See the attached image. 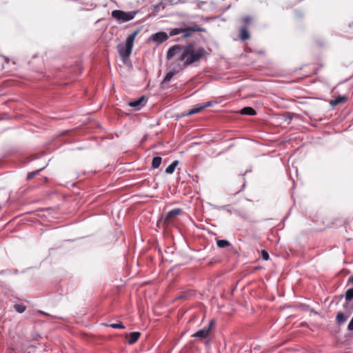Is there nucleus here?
<instances>
[{"label":"nucleus","instance_id":"obj_24","mask_svg":"<svg viewBox=\"0 0 353 353\" xmlns=\"http://www.w3.org/2000/svg\"><path fill=\"white\" fill-rule=\"evenodd\" d=\"M14 309L19 313H23L26 310V306L22 304L14 305Z\"/></svg>","mask_w":353,"mask_h":353},{"label":"nucleus","instance_id":"obj_6","mask_svg":"<svg viewBox=\"0 0 353 353\" xmlns=\"http://www.w3.org/2000/svg\"><path fill=\"white\" fill-rule=\"evenodd\" d=\"M169 38L168 34L165 32H159L155 34H153L150 39L153 41L160 44L165 41H167Z\"/></svg>","mask_w":353,"mask_h":353},{"label":"nucleus","instance_id":"obj_17","mask_svg":"<svg viewBox=\"0 0 353 353\" xmlns=\"http://www.w3.org/2000/svg\"><path fill=\"white\" fill-rule=\"evenodd\" d=\"M161 161L162 158L161 157H154L152 161V168L153 169L158 168L160 166Z\"/></svg>","mask_w":353,"mask_h":353},{"label":"nucleus","instance_id":"obj_29","mask_svg":"<svg viewBox=\"0 0 353 353\" xmlns=\"http://www.w3.org/2000/svg\"><path fill=\"white\" fill-rule=\"evenodd\" d=\"M353 284V275L348 279L347 285Z\"/></svg>","mask_w":353,"mask_h":353},{"label":"nucleus","instance_id":"obj_15","mask_svg":"<svg viewBox=\"0 0 353 353\" xmlns=\"http://www.w3.org/2000/svg\"><path fill=\"white\" fill-rule=\"evenodd\" d=\"M346 101L347 97L345 96L338 97H336L333 101H332L330 103L332 106H335L339 103H345Z\"/></svg>","mask_w":353,"mask_h":353},{"label":"nucleus","instance_id":"obj_18","mask_svg":"<svg viewBox=\"0 0 353 353\" xmlns=\"http://www.w3.org/2000/svg\"><path fill=\"white\" fill-rule=\"evenodd\" d=\"M178 164V161H174L170 165H169L167 167V168L165 169V172L167 174H172Z\"/></svg>","mask_w":353,"mask_h":353},{"label":"nucleus","instance_id":"obj_19","mask_svg":"<svg viewBox=\"0 0 353 353\" xmlns=\"http://www.w3.org/2000/svg\"><path fill=\"white\" fill-rule=\"evenodd\" d=\"M252 17L250 16H245L241 18V22L243 23L242 27H246V28H248L249 25L252 21Z\"/></svg>","mask_w":353,"mask_h":353},{"label":"nucleus","instance_id":"obj_9","mask_svg":"<svg viewBox=\"0 0 353 353\" xmlns=\"http://www.w3.org/2000/svg\"><path fill=\"white\" fill-rule=\"evenodd\" d=\"M140 28H137L134 32L128 36L125 40V43L128 47L133 48L134 41L137 35L139 33Z\"/></svg>","mask_w":353,"mask_h":353},{"label":"nucleus","instance_id":"obj_25","mask_svg":"<svg viewBox=\"0 0 353 353\" xmlns=\"http://www.w3.org/2000/svg\"><path fill=\"white\" fill-rule=\"evenodd\" d=\"M110 327L114 329H124L125 326L122 322H119L117 323H112L110 325Z\"/></svg>","mask_w":353,"mask_h":353},{"label":"nucleus","instance_id":"obj_30","mask_svg":"<svg viewBox=\"0 0 353 353\" xmlns=\"http://www.w3.org/2000/svg\"><path fill=\"white\" fill-rule=\"evenodd\" d=\"M316 69H314L313 72L311 74H316Z\"/></svg>","mask_w":353,"mask_h":353},{"label":"nucleus","instance_id":"obj_13","mask_svg":"<svg viewBox=\"0 0 353 353\" xmlns=\"http://www.w3.org/2000/svg\"><path fill=\"white\" fill-rule=\"evenodd\" d=\"M347 317L343 312H338L336 316V323L339 325L343 324L347 321Z\"/></svg>","mask_w":353,"mask_h":353},{"label":"nucleus","instance_id":"obj_1","mask_svg":"<svg viewBox=\"0 0 353 353\" xmlns=\"http://www.w3.org/2000/svg\"><path fill=\"white\" fill-rule=\"evenodd\" d=\"M207 54L204 48H196L194 43H188L185 46L177 44L172 46L168 49L166 57L176 62L184 70L199 61Z\"/></svg>","mask_w":353,"mask_h":353},{"label":"nucleus","instance_id":"obj_20","mask_svg":"<svg viewBox=\"0 0 353 353\" xmlns=\"http://www.w3.org/2000/svg\"><path fill=\"white\" fill-rule=\"evenodd\" d=\"M202 110H203V107H202L201 105H196V106L194 107L193 108L189 110L188 112L186 113V115L189 116V115L199 113Z\"/></svg>","mask_w":353,"mask_h":353},{"label":"nucleus","instance_id":"obj_3","mask_svg":"<svg viewBox=\"0 0 353 353\" xmlns=\"http://www.w3.org/2000/svg\"><path fill=\"white\" fill-rule=\"evenodd\" d=\"M168 59V65L170 68V71L166 74L162 81V84L168 83L172 79L174 75L183 70L182 68L176 62L173 61L171 59Z\"/></svg>","mask_w":353,"mask_h":353},{"label":"nucleus","instance_id":"obj_23","mask_svg":"<svg viewBox=\"0 0 353 353\" xmlns=\"http://www.w3.org/2000/svg\"><path fill=\"white\" fill-rule=\"evenodd\" d=\"M190 29H191V26L183 28V37L184 38H188L192 35L193 30H192Z\"/></svg>","mask_w":353,"mask_h":353},{"label":"nucleus","instance_id":"obj_14","mask_svg":"<svg viewBox=\"0 0 353 353\" xmlns=\"http://www.w3.org/2000/svg\"><path fill=\"white\" fill-rule=\"evenodd\" d=\"M240 112L242 114L250 116H254L256 114V110L251 107H245L241 110Z\"/></svg>","mask_w":353,"mask_h":353},{"label":"nucleus","instance_id":"obj_31","mask_svg":"<svg viewBox=\"0 0 353 353\" xmlns=\"http://www.w3.org/2000/svg\"><path fill=\"white\" fill-rule=\"evenodd\" d=\"M41 313H42L43 314L46 315V316H48V314H46V313H45V312H41Z\"/></svg>","mask_w":353,"mask_h":353},{"label":"nucleus","instance_id":"obj_22","mask_svg":"<svg viewBox=\"0 0 353 353\" xmlns=\"http://www.w3.org/2000/svg\"><path fill=\"white\" fill-rule=\"evenodd\" d=\"M183 32V28H174L170 32V37L175 36Z\"/></svg>","mask_w":353,"mask_h":353},{"label":"nucleus","instance_id":"obj_16","mask_svg":"<svg viewBox=\"0 0 353 353\" xmlns=\"http://www.w3.org/2000/svg\"><path fill=\"white\" fill-rule=\"evenodd\" d=\"M345 304H348L353 299V288L348 289L345 294Z\"/></svg>","mask_w":353,"mask_h":353},{"label":"nucleus","instance_id":"obj_28","mask_svg":"<svg viewBox=\"0 0 353 353\" xmlns=\"http://www.w3.org/2000/svg\"><path fill=\"white\" fill-rule=\"evenodd\" d=\"M211 105H212V101H208L205 105H201V106L203 107V109H204L205 108L211 106Z\"/></svg>","mask_w":353,"mask_h":353},{"label":"nucleus","instance_id":"obj_7","mask_svg":"<svg viewBox=\"0 0 353 353\" xmlns=\"http://www.w3.org/2000/svg\"><path fill=\"white\" fill-rule=\"evenodd\" d=\"M117 48H118V51H119V55L121 56V57L123 60L128 59L130 57V55L132 52V48L128 47L126 45H125V46H123L119 44V45H118Z\"/></svg>","mask_w":353,"mask_h":353},{"label":"nucleus","instance_id":"obj_5","mask_svg":"<svg viewBox=\"0 0 353 353\" xmlns=\"http://www.w3.org/2000/svg\"><path fill=\"white\" fill-rule=\"evenodd\" d=\"M214 324V321L212 320L208 325V326L204 327L203 328L198 330L196 332H195L192 336L194 337H198L201 339H206L210 334V331L211 329L212 325Z\"/></svg>","mask_w":353,"mask_h":353},{"label":"nucleus","instance_id":"obj_10","mask_svg":"<svg viewBox=\"0 0 353 353\" xmlns=\"http://www.w3.org/2000/svg\"><path fill=\"white\" fill-rule=\"evenodd\" d=\"M141 336L139 332H133L126 335L128 343L130 345L135 343Z\"/></svg>","mask_w":353,"mask_h":353},{"label":"nucleus","instance_id":"obj_26","mask_svg":"<svg viewBox=\"0 0 353 353\" xmlns=\"http://www.w3.org/2000/svg\"><path fill=\"white\" fill-rule=\"evenodd\" d=\"M190 30H193V32H205V30L203 28L199 26H191Z\"/></svg>","mask_w":353,"mask_h":353},{"label":"nucleus","instance_id":"obj_4","mask_svg":"<svg viewBox=\"0 0 353 353\" xmlns=\"http://www.w3.org/2000/svg\"><path fill=\"white\" fill-rule=\"evenodd\" d=\"M182 213L181 208H175L169 211L165 216L164 223L166 225H170L173 223L176 217Z\"/></svg>","mask_w":353,"mask_h":353},{"label":"nucleus","instance_id":"obj_11","mask_svg":"<svg viewBox=\"0 0 353 353\" xmlns=\"http://www.w3.org/2000/svg\"><path fill=\"white\" fill-rule=\"evenodd\" d=\"M216 245L220 248H228L229 250L232 249V244L225 239L216 240Z\"/></svg>","mask_w":353,"mask_h":353},{"label":"nucleus","instance_id":"obj_27","mask_svg":"<svg viewBox=\"0 0 353 353\" xmlns=\"http://www.w3.org/2000/svg\"><path fill=\"white\" fill-rule=\"evenodd\" d=\"M261 256H262V258H263L264 260H265V261H267V260H268V259H269V254H268V252L267 251H265V250H262V251H261Z\"/></svg>","mask_w":353,"mask_h":353},{"label":"nucleus","instance_id":"obj_12","mask_svg":"<svg viewBox=\"0 0 353 353\" xmlns=\"http://www.w3.org/2000/svg\"><path fill=\"white\" fill-rule=\"evenodd\" d=\"M250 37V33L246 27H241L240 29V39L242 41H245L249 39Z\"/></svg>","mask_w":353,"mask_h":353},{"label":"nucleus","instance_id":"obj_2","mask_svg":"<svg viewBox=\"0 0 353 353\" xmlns=\"http://www.w3.org/2000/svg\"><path fill=\"white\" fill-rule=\"evenodd\" d=\"M138 11L124 12L120 10H114L112 12L111 16L119 23H125L133 19Z\"/></svg>","mask_w":353,"mask_h":353},{"label":"nucleus","instance_id":"obj_8","mask_svg":"<svg viewBox=\"0 0 353 353\" xmlns=\"http://www.w3.org/2000/svg\"><path fill=\"white\" fill-rule=\"evenodd\" d=\"M145 101V96H141L139 99L130 101L128 103V105L137 108V110H139L141 107L144 105V102Z\"/></svg>","mask_w":353,"mask_h":353},{"label":"nucleus","instance_id":"obj_21","mask_svg":"<svg viewBox=\"0 0 353 353\" xmlns=\"http://www.w3.org/2000/svg\"><path fill=\"white\" fill-rule=\"evenodd\" d=\"M45 167H43L39 170H37L35 171H33V172H28V174H27V177H26V179L27 180H30L32 179L34 176L37 175L41 170H43L44 169Z\"/></svg>","mask_w":353,"mask_h":353}]
</instances>
